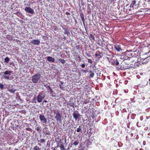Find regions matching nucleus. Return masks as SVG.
<instances>
[{"mask_svg":"<svg viewBox=\"0 0 150 150\" xmlns=\"http://www.w3.org/2000/svg\"><path fill=\"white\" fill-rule=\"evenodd\" d=\"M40 74L38 73L32 77V81L34 83H37L40 78Z\"/></svg>","mask_w":150,"mask_h":150,"instance_id":"f257e3e1","label":"nucleus"},{"mask_svg":"<svg viewBox=\"0 0 150 150\" xmlns=\"http://www.w3.org/2000/svg\"><path fill=\"white\" fill-rule=\"evenodd\" d=\"M137 1L136 0H132L130 6L132 7L133 9H138L139 7V4L138 3L136 4Z\"/></svg>","mask_w":150,"mask_h":150,"instance_id":"f03ea898","label":"nucleus"},{"mask_svg":"<svg viewBox=\"0 0 150 150\" xmlns=\"http://www.w3.org/2000/svg\"><path fill=\"white\" fill-rule=\"evenodd\" d=\"M126 54L127 56V58H126L125 57H124V60L128 59L129 60H130L132 61V59H131L132 57L133 56L132 55V53L131 52L127 51L126 52Z\"/></svg>","mask_w":150,"mask_h":150,"instance_id":"7ed1b4c3","label":"nucleus"},{"mask_svg":"<svg viewBox=\"0 0 150 150\" xmlns=\"http://www.w3.org/2000/svg\"><path fill=\"white\" fill-rule=\"evenodd\" d=\"M123 46V44H116L114 45V48L117 52L122 51L123 50L122 49V46Z\"/></svg>","mask_w":150,"mask_h":150,"instance_id":"20e7f679","label":"nucleus"},{"mask_svg":"<svg viewBox=\"0 0 150 150\" xmlns=\"http://www.w3.org/2000/svg\"><path fill=\"white\" fill-rule=\"evenodd\" d=\"M45 97V95L43 93H39L37 96V100L39 103L41 102Z\"/></svg>","mask_w":150,"mask_h":150,"instance_id":"39448f33","label":"nucleus"},{"mask_svg":"<svg viewBox=\"0 0 150 150\" xmlns=\"http://www.w3.org/2000/svg\"><path fill=\"white\" fill-rule=\"evenodd\" d=\"M39 118L41 121L43 123L46 124L47 122V120L44 116L40 115L39 116Z\"/></svg>","mask_w":150,"mask_h":150,"instance_id":"423d86ee","label":"nucleus"},{"mask_svg":"<svg viewBox=\"0 0 150 150\" xmlns=\"http://www.w3.org/2000/svg\"><path fill=\"white\" fill-rule=\"evenodd\" d=\"M25 11L28 13H30L31 14H33L34 13V11L33 9L30 7H26L25 9Z\"/></svg>","mask_w":150,"mask_h":150,"instance_id":"0eeeda50","label":"nucleus"},{"mask_svg":"<svg viewBox=\"0 0 150 150\" xmlns=\"http://www.w3.org/2000/svg\"><path fill=\"white\" fill-rule=\"evenodd\" d=\"M55 119H56L57 122H60L61 121V116L59 113L58 112L55 114Z\"/></svg>","mask_w":150,"mask_h":150,"instance_id":"6e6552de","label":"nucleus"},{"mask_svg":"<svg viewBox=\"0 0 150 150\" xmlns=\"http://www.w3.org/2000/svg\"><path fill=\"white\" fill-rule=\"evenodd\" d=\"M40 41L38 40H32L30 43L34 45H38L40 44Z\"/></svg>","mask_w":150,"mask_h":150,"instance_id":"1a4fd4ad","label":"nucleus"},{"mask_svg":"<svg viewBox=\"0 0 150 150\" xmlns=\"http://www.w3.org/2000/svg\"><path fill=\"white\" fill-rule=\"evenodd\" d=\"M95 56L96 57H99V58H101L103 56L102 53L100 52L99 51H97L95 54Z\"/></svg>","mask_w":150,"mask_h":150,"instance_id":"9d476101","label":"nucleus"},{"mask_svg":"<svg viewBox=\"0 0 150 150\" xmlns=\"http://www.w3.org/2000/svg\"><path fill=\"white\" fill-rule=\"evenodd\" d=\"M73 115L74 118L75 119L76 121L78 119L79 116L78 114L76 113L75 112L73 113Z\"/></svg>","mask_w":150,"mask_h":150,"instance_id":"9b49d317","label":"nucleus"},{"mask_svg":"<svg viewBox=\"0 0 150 150\" xmlns=\"http://www.w3.org/2000/svg\"><path fill=\"white\" fill-rule=\"evenodd\" d=\"M47 60L50 62H54L55 61L54 58L50 56L47 57Z\"/></svg>","mask_w":150,"mask_h":150,"instance_id":"f8f14e48","label":"nucleus"},{"mask_svg":"<svg viewBox=\"0 0 150 150\" xmlns=\"http://www.w3.org/2000/svg\"><path fill=\"white\" fill-rule=\"evenodd\" d=\"M4 74L5 75H10L12 73L11 71H6L3 72Z\"/></svg>","mask_w":150,"mask_h":150,"instance_id":"ddd939ff","label":"nucleus"},{"mask_svg":"<svg viewBox=\"0 0 150 150\" xmlns=\"http://www.w3.org/2000/svg\"><path fill=\"white\" fill-rule=\"evenodd\" d=\"M90 39L91 40H93V41H95L94 37L92 34H90Z\"/></svg>","mask_w":150,"mask_h":150,"instance_id":"4468645a","label":"nucleus"},{"mask_svg":"<svg viewBox=\"0 0 150 150\" xmlns=\"http://www.w3.org/2000/svg\"><path fill=\"white\" fill-rule=\"evenodd\" d=\"M50 93L52 95V96L54 97L55 96V93H53V91L52 88L49 90Z\"/></svg>","mask_w":150,"mask_h":150,"instance_id":"2eb2a0df","label":"nucleus"},{"mask_svg":"<svg viewBox=\"0 0 150 150\" xmlns=\"http://www.w3.org/2000/svg\"><path fill=\"white\" fill-rule=\"evenodd\" d=\"M46 142V140L44 139H41L40 140H38V142H40V143H44Z\"/></svg>","mask_w":150,"mask_h":150,"instance_id":"dca6fc26","label":"nucleus"},{"mask_svg":"<svg viewBox=\"0 0 150 150\" xmlns=\"http://www.w3.org/2000/svg\"><path fill=\"white\" fill-rule=\"evenodd\" d=\"M89 72L91 73L89 75V77L93 78L94 75V73L90 70L89 71Z\"/></svg>","mask_w":150,"mask_h":150,"instance_id":"f3484780","label":"nucleus"},{"mask_svg":"<svg viewBox=\"0 0 150 150\" xmlns=\"http://www.w3.org/2000/svg\"><path fill=\"white\" fill-rule=\"evenodd\" d=\"M9 92L12 93H14L15 91H16V89H9L8 90Z\"/></svg>","mask_w":150,"mask_h":150,"instance_id":"a211bd4d","label":"nucleus"},{"mask_svg":"<svg viewBox=\"0 0 150 150\" xmlns=\"http://www.w3.org/2000/svg\"><path fill=\"white\" fill-rule=\"evenodd\" d=\"M82 127L81 126H79V127L77 128L76 132H81L82 129Z\"/></svg>","mask_w":150,"mask_h":150,"instance_id":"6ab92c4d","label":"nucleus"},{"mask_svg":"<svg viewBox=\"0 0 150 150\" xmlns=\"http://www.w3.org/2000/svg\"><path fill=\"white\" fill-rule=\"evenodd\" d=\"M9 61V58L8 57H6L4 59V61L7 63H8Z\"/></svg>","mask_w":150,"mask_h":150,"instance_id":"aec40b11","label":"nucleus"},{"mask_svg":"<svg viewBox=\"0 0 150 150\" xmlns=\"http://www.w3.org/2000/svg\"><path fill=\"white\" fill-rule=\"evenodd\" d=\"M59 146L60 147L61 150H66L65 149L64 146L63 145L61 144Z\"/></svg>","mask_w":150,"mask_h":150,"instance_id":"412c9836","label":"nucleus"},{"mask_svg":"<svg viewBox=\"0 0 150 150\" xmlns=\"http://www.w3.org/2000/svg\"><path fill=\"white\" fill-rule=\"evenodd\" d=\"M50 146V143L49 141H48L47 142L46 145V147H49Z\"/></svg>","mask_w":150,"mask_h":150,"instance_id":"4be33fe9","label":"nucleus"},{"mask_svg":"<svg viewBox=\"0 0 150 150\" xmlns=\"http://www.w3.org/2000/svg\"><path fill=\"white\" fill-rule=\"evenodd\" d=\"M33 149L34 150H40V149L38 146H35L33 148Z\"/></svg>","mask_w":150,"mask_h":150,"instance_id":"5701e85b","label":"nucleus"},{"mask_svg":"<svg viewBox=\"0 0 150 150\" xmlns=\"http://www.w3.org/2000/svg\"><path fill=\"white\" fill-rule=\"evenodd\" d=\"M79 144V141L78 140L75 141L73 143L74 144L75 146H76L78 145Z\"/></svg>","mask_w":150,"mask_h":150,"instance_id":"b1692460","label":"nucleus"},{"mask_svg":"<svg viewBox=\"0 0 150 150\" xmlns=\"http://www.w3.org/2000/svg\"><path fill=\"white\" fill-rule=\"evenodd\" d=\"M74 103H69L68 105H67L68 106H72V107H73V108H74Z\"/></svg>","mask_w":150,"mask_h":150,"instance_id":"393cba45","label":"nucleus"},{"mask_svg":"<svg viewBox=\"0 0 150 150\" xmlns=\"http://www.w3.org/2000/svg\"><path fill=\"white\" fill-rule=\"evenodd\" d=\"M59 61L63 64L65 62V60L63 59H59Z\"/></svg>","mask_w":150,"mask_h":150,"instance_id":"a878e982","label":"nucleus"},{"mask_svg":"<svg viewBox=\"0 0 150 150\" xmlns=\"http://www.w3.org/2000/svg\"><path fill=\"white\" fill-rule=\"evenodd\" d=\"M114 65H115L116 66L119 65V63L118 61H117L116 62H114L113 63Z\"/></svg>","mask_w":150,"mask_h":150,"instance_id":"bb28decb","label":"nucleus"},{"mask_svg":"<svg viewBox=\"0 0 150 150\" xmlns=\"http://www.w3.org/2000/svg\"><path fill=\"white\" fill-rule=\"evenodd\" d=\"M0 88L1 89H3L4 88V85L3 84L0 83Z\"/></svg>","mask_w":150,"mask_h":150,"instance_id":"cd10ccee","label":"nucleus"},{"mask_svg":"<svg viewBox=\"0 0 150 150\" xmlns=\"http://www.w3.org/2000/svg\"><path fill=\"white\" fill-rule=\"evenodd\" d=\"M81 71H82L83 73L85 74L88 72V71L87 70H82Z\"/></svg>","mask_w":150,"mask_h":150,"instance_id":"c85d7f7f","label":"nucleus"},{"mask_svg":"<svg viewBox=\"0 0 150 150\" xmlns=\"http://www.w3.org/2000/svg\"><path fill=\"white\" fill-rule=\"evenodd\" d=\"M3 78L6 79H9V76H3Z\"/></svg>","mask_w":150,"mask_h":150,"instance_id":"c756f323","label":"nucleus"},{"mask_svg":"<svg viewBox=\"0 0 150 150\" xmlns=\"http://www.w3.org/2000/svg\"><path fill=\"white\" fill-rule=\"evenodd\" d=\"M87 59L88 60V63H89L91 64H92L93 63L92 60L91 59Z\"/></svg>","mask_w":150,"mask_h":150,"instance_id":"7c9ffc66","label":"nucleus"},{"mask_svg":"<svg viewBox=\"0 0 150 150\" xmlns=\"http://www.w3.org/2000/svg\"><path fill=\"white\" fill-rule=\"evenodd\" d=\"M26 130H27V131H30V132H32V129L30 128H26Z\"/></svg>","mask_w":150,"mask_h":150,"instance_id":"2f4dec72","label":"nucleus"},{"mask_svg":"<svg viewBox=\"0 0 150 150\" xmlns=\"http://www.w3.org/2000/svg\"><path fill=\"white\" fill-rule=\"evenodd\" d=\"M81 19H82V20L83 22V25L85 26V19L84 18H84H81Z\"/></svg>","mask_w":150,"mask_h":150,"instance_id":"473e14b6","label":"nucleus"},{"mask_svg":"<svg viewBox=\"0 0 150 150\" xmlns=\"http://www.w3.org/2000/svg\"><path fill=\"white\" fill-rule=\"evenodd\" d=\"M85 55L87 56V57H91V56L89 54H88L87 52H86L85 53Z\"/></svg>","mask_w":150,"mask_h":150,"instance_id":"72a5a7b5","label":"nucleus"},{"mask_svg":"<svg viewBox=\"0 0 150 150\" xmlns=\"http://www.w3.org/2000/svg\"><path fill=\"white\" fill-rule=\"evenodd\" d=\"M80 16L81 17V18H84V14L83 13H82L80 14Z\"/></svg>","mask_w":150,"mask_h":150,"instance_id":"f704fd0d","label":"nucleus"},{"mask_svg":"<svg viewBox=\"0 0 150 150\" xmlns=\"http://www.w3.org/2000/svg\"><path fill=\"white\" fill-rule=\"evenodd\" d=\"M82 102H83V104H87V103H88V102L86 100H85L84 102L82 101Z\"/></svg>","mask_w":150,"mask_h":150,"instance_id":"c9c22d12","label":"nucleus"},{"mask_svg":"<svg viewBox=\"0 0 150 150\" xmlns=\"http://www.w3.org/2000/svg\"><path fill=\"white\" fill-rule=\"evenodd\" d=\"M35 129L37 131L39 132L40 130V127H37Z\"/></svg>","mask_w":150,"mask_h":150,"instance_id":"e433bc0d","label":"nucleus"},{"mask_svg":"<svg viewBox=\"0 0 150 150\" xmlns=\"http://www.w3.org/2000/svg\"><path fill=\"white\" fill-rule=\"evenodd\" d=\"M82 68H84L85 67V65L84 64H83L80 65Z\"/></svg>","mask_w":150,"mask_h":150,"instance_id":"4c0bfd02","label":"nucleus"},{"mask_svg":"<svg viewBox=\"0 0 150 150\" xmlns=\"http://www.w3.org/2000/svg\"><path fill=\"white\" fill-rule=\"evenodd\" d=\"M6 38L8 39L9 38H11V36L10 35H7L6 36Z\"/></svg>","mask_w":150,"mask_h":150,"instance_id":"58836bf2","label":"nucleus"},{"mask_svg":"<svg viewBox=\"0 0 150 150\" xmlns=\"http://www.w3.org/2000/svg\"><path fill=\"white\" fill-rule=\"evenodd\" d=\"M46 88L49 89V90L52 88L50 86H47V87H46Z\"/></svg>","mask_w":150,"mask_h":150,"instance_id":"ea45409f","label":"nucleus"},{"mask_svg":"<svg viewBox=\"0 0 150 150\" xmlns=\"http://www.w3.org/2000/svg\"><path fill=\"white\" fill-rule=\"evenodd\" d=\"M77 53L76 52H75L74 54V56L75 57H76L77 56Z\"/></svg>","mask_w":150,"mask_h":150,"instance_id":"a19ab883","label":"nucleus"},{"mask_svg":"<svg viewBox=\"0 0 150 150\" xmlns=\"http://www.w3.org/2000/svg\"><path fill=\"white\" fill-rule=\"evenodd\" d=\"M45 134L46 135H50V133L49 132H47L45 133Z\"/></svg>","mask_w":150,"mask_h":150,"instance_id":"79ce46f5","label":"nucleus"},{"mask_svg":"<svg viewBox=\"0 0 150 150\" xmlns=\"http://www.w3.org/2000/svg\"><path fill=\"white\" fill-rule=\"evenodd\" d=\"M36 97H35V96L34 97V98H33V101H34L36 99Z\"/></svg>","mask_w":150,"mask_h":150,"instance_id":"37998d69","label":"nucleus"},{"mask_svg":"<svg viewBox=\"0 0 150 150\" xmlns=\"http://www.w3.org/2000/svg\"><path fill=\"white\" fill-rule=\"evenodd\" d=\"M43 84H44V86L46 88V87H47V86H48L47 84H45V83H43Z\"/></svg>","mask_w":150,"mask_h":150,"instance_id":"c03bdc74","label":"nucleus"},{"mask_svg":"<svg viewBox=\"0 0 150 150\" xmlns=\"http://www.w3.org/2000/svg\"><path fill=\"white\" fill-rule=\"evenodd\" d=\"M47 101L46 100H44L42 102V103L43 104L44 103H47Z\"/></svg>","mask_w":150,"mask_h":150,"instance_id":"a18cd8bd","label":"nucleus"},{"mask_svg":"<svg viewBox=\"0 0 150 150\" xmlns=\"http://www.w3.org/2000/svg\"><path fill=\"white\" fill-rule=\"evenodd\" d=\"M69 13H68V12H66V15H68L69 14Z\"/></svg>","mask_w":150,"mask_h":150,"instance_id":"49530a36","label":"nucleus"},{"mask_svg":"<svg viewBox=\"0 0 150 150\" xmlns=\"http://www.w3.org/2000/svg\"><path fill=\"white\" fill-rule=\"evenodd\" d=\"M4 74V73H3V72H1V73H0V75H2V74Z\"/></svg>","mask_w":150,"mask_h":150,"instance_id":"de8ad7c7","label":"nucleus"},{"mask_svg":"<svg viewBox=\"0 0 150 150\" xmlns=\"http://www.w3.org/2000/svg\"><path fill=\"white\" fill-rule=\"evenodd\" d=\"M98 44L100 46H101V45L100 44V43H98Z\"/></svg>","mask_w":150,"mask_h":150,"instance_id":"09e8293b","label":"nucleus"},{"mask_svg":"<svg viewBox=\"0 0 150 150\" xmlns=\"http://www.w3.org/2000/svg\"><path fill=\"white\" fill-rule=\"evenodd\" d=\"M148 2H150V0H148V1H147Z\"/></svg>","mask_w":150,"mask_h":150,"instance_id":"8fccbe9b","label":"nucleus"},{"mask_svg":"<svg viewBox=\"0 0 150 150\" xmlns=\"http://www.w3.org/2000/svg\"><path fill=\"white\" fill-rule=\"evenodd\" d=\"M64 139H64V140L65 141V142H66V139L65 138H64Z\"/></svg>","mask_w":150,"mask_h":150,"instance_id":"3c124183","label":"nucleus"},{"mask_svg":"<svg viewBox=\"0 0 150 150\" xmlns=\"http://www.w3.org/2000/svg\"><path fill=\"white\" fill-rule=\"evenodd\" d=\"M39 145L40 146L41 145V144H39Z\"/></svg>","mask_w":150,"mask_h":150,"instance_id":"603ef678","label":"nucleus"},{"mask_svg":"<svg viewBox=\"0 0 150 150\" xmlns=\"http://www.w3.org/2000/svg\"><path fill=\"white\" fill-rule=\"evenodd\" d=\"M125 63H127V62H125Z\"/></svg>","mask_w":150,"mask_h":150,"instance_id":"864d4df0","label":"nucleus"}]
</instances>
